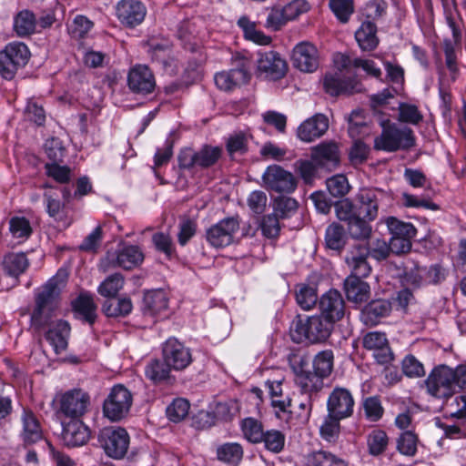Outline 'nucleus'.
Here are the masks:
<instances>
[{
	"mask_svg": "<svg viewBox=\"0 0 466 466\" xmlns=\"http://www.w3.org/2000/svg\"><path fill=\"white\" fill-rule=\"evenodd\" d=\"M428 392L438 399H448L457 390L466 389V366L455 370L440 365L434 368L425 380Z\"/></svg>",
	"mask_w": 466,
	"mask_h": 466,
	"instance_id": "obj_1",
	"label": "nucleus"
},
{
	"mask_svg": "<svg viewBox=\"0 0 466 466\" xmlns=\"http://www.w3.org/2000/svg\"><path fill=\"white\" fill-rule=\"evenodd\" d=\"M59 294L60 287L57 278L50 279L35 290V306L31 315V325L34 328L40 329L48 324L52 312L57 307Z\"/></svg>",
	"mask_w": 466,
	"mask_h": 466,
	"instance_id": "obj_2",
	"label": "nucleus"
},
{
	"mask_svg": "<svg viewBox=\"0 0 466 466\" xmlns=\"http://www.w3.org/2000/svg\"><path fill=\"white\" fill-rule=\"evenodd\" d=\"M389 243L380 238L374 239L370 246L354 244L348 251L345 261L353 265L354 270L360 276H370L371 267L368 262L370 256L378 261L385 260L390 254Z\"/></svg>",
	"mask_w": 466,
	"mask_h": 466,
	"instance_id": "obj_3",
	"label": "nucleus"
},
{
	"mask_svg": "<svg viewBox=\"0 0 466 466\" xmlns=\"http://www.w3.org/2000/svg\"><path fill=\"white\" fill-rule=\"evenodd\" d=\"M414 145L413 131L410 127H398L395 125L384 127L381 134L374 140V148L386 152L407 150Z\"/></svg>",
	"mask_w": 466,
	"mask_h": 466,
	"instance_id": "obj_4",
	"label": "nucleus"
},
{
	"mask_svg": "<svg viewBox=\"0 0 466 466\" xmlns=\"http://www.w3.org/2000/svg\"><path fill=\"white\" fill-rule=\"evenodd\" d=\"M133 403V394L122 384L113 386L103 402V414L111 421L126 418Z\"/></svg>",
	"mask_w": 466,
	"mask_h": 466,
	"instance_id": "obj_5",
	"label": "nucleus"
},
{
	"mask_svg": "<svg viewBox=\"0 0 466 466\" xmlns=\"http://www.w3.org/2000/svg\"><path fill=\"white\" fill-rule=\"evenodd\" d=\"M336 216L340 221L347 222V229L354 239H368L372 232L370 221L354 213L353 203L348 198L335 204Z\"/></svg>",
	"mask_w": 466,
	"mask_h": 466,
	"instance_id": "obj_6",
	"label": "nucleus"
},
{
	"mask_svg": "<svg viewBox=\"0 0 466 466\" xmlns=\"http://www.w3.org/2000/svg\"><path fill=\"white\" fill-rule=\"evenodd\" d=\"M30 56L27 46L21 42L8 44L0 51V75L5 79H12L17 69L24 66Z\"/></svg>",
	"mask_w": 466,
	"mask_h": 466,
	"instance_id": "obj_7",
	"label": "nucleus"
},
{
	"mask_svg": "<svg viewBox=\"0 0 466 466\" xmlns=\"http://www.w3.org/2000/svg\"><path fill=\"white\" fill-rule=\"evenodd\" d=\"M98 441L107 456L119 460L127 452L129 436L123 428L107 427L100 431Z\"/></svg>",
	"mask_w": 466,
	"mask_h": 466,
	"instance_id": "obj_8",
	"label": "nucleus"
},
{
	"mask_svg": "<svg viewBox=\"0 0 466 466\" xmlns=\"http://www.w3.org/2000/svg\"><path fill=\"white\" fill-rule=\"evenodd\" d=\"M333 323L322 316H312L299 319L295 324V331L310 343L325 341L331 334Z\"/></svg>",
	"mask_w": 466,
	"mask_h": 466,
	"instance_id": "obj_9",
	"label": "nucleus"
},
{
	"mask_svg": "<svg viewBox=\"0 0 466 466\" xmlns=\"http://www.w3.org/2000/svg\"><path fill=\"white\" fill-rule=\"evenodd\" d=\"M268 190L278 193H291L297 188V179L293 174L279 165L268 166L262 175Z\"/></svg>",
	"mask_w": 466,
	"mask_h": 466,
	"instance_id": "obj_10",
	"label": "nucleus"
},
{
	"mask_svg": "<svg viewBox=\"0 0 466 466\" xmlns=\"http://www.w3.org/2000/svg\"><path fill=\"white\" fill-rule=\"evenodd\" d=\"M248 69L249 61L243 57L238 58L236 67L215 75V84L220 90L231 91L248 83L250 78Z\"/></svg>",
	"mask_w": 466,
	"mask_h": 466,
	"instance_id": "obj_11",
	"label": "nucleus"
},
{
	"mask_svg": "<svg viewBox=\"0 0 466 466\" xmlns=\"http://www.w3.org/2000/svg\"><path fill=\"white\" fill-rule=\"evenodd\" d=\"M238 228V218H226L207 229L206 239L214 248H224L234 241V236Z\"/></svg>",
	"mask_w": 466,
	"mask_h": 466,
	"instance_id": "obj_12",
	"label": "nucleus"
},
{
	"mask_svg": "<svg viewBox=\"0 0 466 466\" xmlns=\"http://www.w3.org/2000/svg\"><path fill=\"white\" fill-rule=\"evenodd\" d=\"M385 198V192L380 189H361L356 197V203L353 204L354 213L368 220H374L378 217L379 207Z\"/></svg>",
	"mask_w": 466,
	"mask_h": 466,
	"instance_id": "obj_13",
	"label": "nucleus"
},
{
	"mask_svg": "<svg viewBox=\"0 0 466 466\" xmlns=\"http://www.w3.org/2000/svg\"><path fill=\"white\" fill-rule=\"evenodd\" d=\"M349 74L348 70H341L333 73H328L323 79V86L325 91L330 96H339L341 94H353L360 92L361 84Z\"/></svg>",
	"mask_w": 466,
	"mask_h": 466,
	"instance_id": "obj_14",
	"label": "nucleus"
},
{
	"mask_svg": "<svg viewBox=\"0 0 466 466\" xmlns=\"http://www.w3.org/2000/svg\"><path fill=\"white\" fill-rule=\"evenodd\" d=\"M144 254L137 246H123L115 251H108L105 258L106 269L120 267L124 269H132L141 264Z\"/></svg>",
	"mask_w": 466,
	"mask_h": 466,
	"instance_id": "obj_15",
	"label": "nucleus"
},
{
	"mask_svg": "<svg viewBox=\"0 0 466 466\" xmlns=\"http://www.w3.org/2000/svg\"><path fill=\"white\" fill-rule=\"evenodd\" d=\"M162 355L167 366L174 370H183L192 362L190 350L175 338L163 344Z\"/></svg>",
	"mask_w": 466,
	"mask_h": 466,
	"instance_id": "obj_16",
	"label": "nucleus"
},
{
	"mask_svg": "<svg viewBox=\"0 0 466 466\" xmlns=\"http://www.w3.org/2000/svg\"><path fill=\"white\" fill-rule=\"evenodd\" d=\"M354 400L345 388H335L327 401L328 413L331 418L345 419L353 413Z\"/></svg>",
	"mask_w": 466,
	"mask_h": 466,
	"instance_id": "obj_17",
	"label": "nucleus"
},
{
	"mask_svg": "<svg viewBox=\"0 0 466 466\" xmlns=\"http://www.w3.org/2000/svg\"><path fill=\"white\" fill-rule=\"evenodd\" d=\"M19 438L24 446L33 445L44 440V430L37 416L28 409H24L20 416Z\"/></svg>",
	"mask_w": 466,
	"mask_h": 466,
	"instance_id": "obj_18",
	"label": "nucleus"
},
{
	"mask_svg": "<svg viewBox=\"0 0 466 466\" xmlns=\"http://www.w3.org/2000/svg\"><path fill=\"white\" fill-rule=\"evenodd\" d=\"M116 13L124 26L134 28L144 21L147 8L137 0H121L116 5Z\"/></svg>",
	"mask_w": 466,
	"mask_h": 466,
	"instance_id": "obj_19",
	"label": "nucleus"
},
{
	"mask_svg": "<svg viewBox=\"0 0 466 466\" xmlns=\"http://www.w3.org/2000/svg\"><path fill=\"white\" fill-rule=\"evenodd\" d=\"M90 405L88 393L82 390H72L66 392L61 398V411L67 417L80 418Z\"/></svg>",
	"mask_w": 466,
	"mask_h": 466,
	"instance_id": "obj_20",
	"label": "nucleus"
},
{
	"mask_svg": "<svg viewBox=\"0 0 466 466\" xmlns=\"http://www.w3.org/2000/svg\"><path fill=\"white\" fill-rule=\"evenodd\" d=\"M362 344L366 350L373 351V357L379 364H389L393 360V353L385 333L369 332L363 337Z\"/></svg>",
	"mask_w": 466,
	"mask_h": 466,
	"instance_id": "obj_21",
	"label": "nucleus"
},
{
	"mask_svg": "<svg viewBox=\"0 0 466 466\" xmlns=\"http://www.w3.org/2000/svg\"><path fill=\"white\" fill-rule=\"evenodd\" d=\"M319 309L320 316L334 324L344 317L345 302L338 290L330 289L320 297Z\"/></svg>",
	"mask_w": 466,
	"mask_h": 466,
	"instance_id": "obj_22",
	"label": "nucleus"
},
{
	"mask_svg": "<svg viewBox=\"0 0 466 466\" xmlns=\"http://www.w3.org/2000/svg\"><path fill=\"white\" fill-rule=\"evenodd\" d=\"M287 69V63L279 53L269 51L259 55L258 70L266 78L280 79L285 76Z\"/></svg>",
	"mask_w": 466,
	"mask_h": 466,
	"instance_id": "obj_23",
	"label": "nucleus"
},
{
	"mask_svg": "<svg viewBox=\"0 0 466 466\" xmlns=\"http://www.w3.org/2000/svg\"><path fill=\"white\" fill-rule=\"evenodd\" d=\"M392 311V301L385 299H372L360 311V320L368 327H374L388 318Z\"/></svg>",
	"mask_w": 466,
	"mask_h": 466,
	"instance_id": "obj_24",
	"label": "nucleus"
},
{
	"mask_svg": "<svg viewBox=\"0 0 466 466\" xmlns=\"http://www.w3.org/2000/svg\"><path fill=\"white\" fill-rule=\"evenodd\" d=\"M350 269V275L344 281V291L347 299L354 303L366 301L370 294V285L362 279L368 276H360L354 270L351 263L346 262Z\"/></svg>",
	"mask_w": 466,
	"mask_h": 466,
	"instance_id": "obj_25",
	"label": "nucleus"
},
{
	"mask_svg": "<svg viewBox=\"0 0 466 466\" xmlns=\"http://www.w3.org/2000/svg\"><path fill=\"white\" fill-rule=\"evenodd\" d=\"M127 85L132 92L147 95L153 92L156 81L147 66L137 65L129 70Z\"/></svg>",
	"mask_w": 466,
	"mask_h": 466,
	"instance_id": "obj_26",
	"label": "nucleus"
},
{
	"mask_svg": "<svg viewBox=\"0 0 466 466\" xmlns=\"http://www.w3.org/2000/svg\"><path fill=\"white\" fill-rule=\"evenodd\" d=\"M328 128V117L323 114H315L298 127L297 137L303 142L310 143L321 137Z\"/></svg>",
	"mask_w": 466,
	"mask_h": 466,
	"instance_id": "obj_27",
	"label": "nucleus"
},
{
	"mask_svg": "<svg viewBox=\"0 0 466 466\" xmlns=\"http://www.w3.org/2000/svg\"><path fill=\"white\" fill-rule=\"evenodd\" d=\"M311 159L318 167L331 171L339 164V147L334 142H324L311 148Z\"/></svg>",
	"mask_w": 466,
	"mask_h": 466,
	"instance_id": "obj_28",
	"label": "nucleus"
},
{
	"mask_svg": "<svg viewBox=\"0 0 466 466\" xmlns=\"http://www.w3.org/2000/svg\"><path fill=\"white\" fill-rule=\"evenodd\" d=\"M293 66L302 72H313L319 66L317 48L309 43L298 44L292 53Z\"/></svg>",
	"mask_w": 466,
	"mask_h": 466,
	"instance_id": "obj_29",
	"label": "nucleus"
},
{
	"mask_svg": "<svg viewBox=\"0 0 466 466\" xmlns=\"http://www.w3.org/2000/svg\"><path fill=\"white\" fill-rule=\"evenodd\" d=\"M90 437L89 428L80 420H71L63 426L62 441L67 447L83 446Z\"/></svg>",
	"mask_w": 466,
	"mask_h": 466,
	"instance_id": "obj_30",
	"label": "nucleus"
},
{
	"mask_svg": "<svg viewBox=\"0 0 466 466\" xmlns=\"http://www.w3.org/2000/svg\"><path fill=\"white\" fill-rule=\"evenodd\" d=\"M48 329L46 332V339L53 347L56 354H60L67 348V340L70 335V326L68 322L59 319L55 322H48Z\"/></svg>",
	"mask_w": 466,
	"mask_h": 466,
	"instance_id": "obj_31",
	"label": "nucleus"
},
{
	"mask_svg": "<svg viewBox=\"0 0 466 466\" xmlns=\"http://www.w3.org/2000/svg\"><path fill=\"white\" fill-rule=\"evenodd\" d=\"M168 298L163 289H155L145 293L141 310L144 316L156 317L167 310Z\"/></svg>",
	"mask_w": 466,
	"mask_h": 466,
	"instance_id": "obj_32",
	"label": "nucleus"
},
{
	"mask_svg": "<svg viewBox=\"0 0 466 466\" xmlns=\"http://www.w3.org/2000/svg\"><path fill=\"white\" fill-rule=\"evenodd\" d=\"M73 309L76 317L90 325H93L96 319V306L89 294H80L73 302Z\"/></svg>",
	"mask_w": 466,
	"mask_h": 466,
	"instance_id": "obj_33",
	"label": "nucleus"
},
{
	"mask_svg": "<svg viewBox=\"0 0 466 466\" xmlns=\"http://www.w3.org/2000/svg\"><path fill=\"white\" fill-rule=\"evenodd\" d=\"M355 38L363 51L374 50L379 44L376 25L370 21L363 22L355 32Z\"/></svg>",
	"mask_w": 466,
	"mask_h": 466,
	"instance_id": "obj_34",
	"label": "nucleus"
},
{
	"mask_svg": "<svg viewBox=\"0 0 466 466\" xmlns=\"http://www.w3.org/2000/svg\"><path fill=\"white\" fill-rule=\"evenodd\" d=\"M217 459L230 466H238L244 456V450L238 442H227L219 445L216 451Z\"/></svg>",
	"mask_w": 466,
	"mask_h": 466,
	"instance_id": "obj_35",
	"label": "nucleus"
},
{
	"mask_svg": "<svg viewBox=\"0 0 466 466\" xmlns=\"http://www.w3.org/2000/svg\"><path fill=\"white\" fill-rule=\"evenodd\" d=\"M28 266L29 261L25 253H8L1 263L4 272L15 278L23 274Z\"/></svg>",
	"mask_w": 466,
	"mask_h": 466,
	"instance_id": "obj_36",
	"label": "nucleus"
},
{
	"mask_svg": "<svg viewBox=\"0 0 466 466\" xmlns=\"http://www.w3.org/2000/svg\"><path fill=\"white\" fill-rule=\"evenodd\" d=\"M132 301L127 297L108 298L102 306V311L111 318L125 317L132 311Z\"/></svg>",
	"mask_w": 466,
	"mask_h": 466,
	"instance_id": "obj_37",
	"label": "nucleus"
},
{
	"mask_svg": "<svg viewBox=\"0 0 466 466\" xmlns=\"http://www.w3.org/2000/svg\"><path fill=\"white\" fill-rule=\"evenodd\" d=\"M36 25V18L34 13L29 10L19 12L14 18V30L20 37H25L35 33Z\"/></svg>",
	"mask_w": 466,
	"mask_h": 466,
	"instance_id": "obj_38",
	"label": "nucleus"
},
{
	"mask_svg": "<svg viewBox=\"0 0 466 466\" xmlns=\"http://www.w3.org/2000/svg\"><path fill=\"white\" fill-rule=\"evenodd\" d=\"M295 382L302 393H317L323 388V378L315 371H305L295 377Z\"/></svg>",
	"mask_w": 466,
	"mask_h": 466,
	"instance_id": "obj_39",
	"label": "nucleus"
},
{
	"mask_svg": "<svg viewBox=\"0 0 466 466\" xmlns=\"http://www.w3.org/2000/svg\"><path fill=\"white\" fill-rule=\"evenodd\" d=\"M346 239L345 229L339 223L334 222L327 228L325 233L327 248L339 251L344 248Z\"/></svg>",
	"mask_w": 466,
	"mask_h": 466,
	"instance_id": "obj_40",
	"label": "nucleus"
},
{
	"mask_svg": "<svg viewBox=\"0 0 466 466\" xmlns=\"http://www.w3.org/2000/svg\"><path fill=\"white\" fill-rule=\"evenodd\" d=\"M238 25L243 30L247 39L262 46L270 44L271 37L257 30L256 24L250 21L247 16L240 17L238 21Z\"/></svg>",
	"mask_w": 466,
	"mask_h": 466,
	"instance_id": "obj_41",
	"label": "nucleus"
},
{
	"mask_svg": "<svg viewBox=\"0 0 466 466\" xmlns=\"http://www.w3.org/2000/svg\"><path fill=\"white\" fill-rule=\"evenodd\" d=\"M389 444L387 433L380 429H374L367 435L369 453L372 456L382 454Z\"/></svg>",
	"mask_w": 466,
	"mask_h": 466,
	"instance_id": "obj_42",
	"label": "nucleus"
},
{
	"mask_svg": "<svg viewBox=\"0 0 466 466\" xmlns=\"http://www.w3.org/2000/svg\"><path fill=\"white\" fill-rule=\"evenodd\" d=\"M334 366V353L331 350L319 351L313 359L314 371L320 377L328 378Z\"/></svg>",
	"mask_w": 466,
	"mask_h": 466,
	"instance_id": "obj_43",
	"label": "nucleus"
},
{
	"mask_svg": "<svg viewBox=\"0 0 466 466\" xmlns=\"http://www.w3.org/2000/svg\"><path fill=\"white\" fill-rule=\"evenodd\" d=\"M124 277L120 273L108 276L98 287V293L106 298H114L124 286Z\"/></svg>",
	"mask_w": 466,
	"mask_h": 466,
	"instance_id": "obj_44",
	"label": "nucleus"
},
{
	"mask_svg": "<svg viewBox=\"0 0 466 466\" xmlns=\"http://www.w3.org/2000/svg\"><path fill=\"white\" fill-rule=\"evenodd\" d=\"M244 437L251 443H260L263 439V427L261 422L254 418H246L241 422Z\"/></svg>",
	"mask_w": 466,
	"mask_h": 466,
	"instance_id": "obj_45",
	"label": "nucleus"
},
{
	"mask_svg": "<svg viewBox=\"0 0 466 466\" xmlns=\"http://www.w3.org/2000/svg\"><path fill=\"white\" fill-rule=\"evenodd\" d=\"M286 437L284 433L278 430H268L263 433L261 442L264 447L270 452L279 453L285 447Z\"/></svg>",
	"mask_w": 466,
	"mask_h": 466,
	"instance_id": "obj_46",
	"label": "nucleus"
},
{
	"mask_svg": "<svg viewBox=\"0 0 466 466\" xmlns=\"http://www.w3.org/2000/svg\"><path fill=\"white\" fill-rule=\"evenodd\" d=\"M222 149L218 147L204 146L197 154V165L202 168L209 167L221 157Z\"/></svg>",
	"mask_w": 466,
	"mask_h": 466,
	"instance_id": "obj_47",
	"label": "nucleus"
},
{
	"mask_svg": "<svg viewBox=\"0 0 466 466\" xmlns=\"http://www.w3.org/2000/svg\"><path fill=\"white\" fill-rule=\"evenodd\" d=\"M170 370L171 368L167 366L165 361L153 360L147 365L145 373L148 380L158 383L168 379Z\"/></svg>",
	"mask_w": 466,
	"mask_h": 466,
	"instance_id": "obj_48",
	"label": "nucleus"
},
{
	"mask_svg": "<svg viewBox=\"0 0 466 466\" xmlns=\"http://www.w3.org/2000/svg\"><path fill=\"white\" fill-rule=\"evenodd\" d=\"M386 223L391 237L414 238L416 235L417 230L411 223L400 221L394 217L388 218Z\"/></svg>",
	"mask_w": 466,
	"mask_h": 466,
	"instance_id": "obj_49",
	"label": "nucleus"
},
{
	"mask_svg": "<svg viewBox=\"0 0 466 466\" xmlns=\"http://www.w3.org/2000/svg\"><path fill=\"white\" fill-rule=\"evenodd\" d=\"M418 436L411 431L402 432L397 440L398 451L406 456H414L417 452Z\"/></svg>",
	"mask_w": 466,
	"mask_h": 466,
	"instance_id": "obj_50",
	"label": "nucleus"
},
{
	"mask_svg": "<svg viewBox=\"0 0 466 466\" xmlns=\"http://www.w3.org/2000/svg\"><path fill=\"white\" fill-rule=\"evenodd\" d=\"M9 231L15 238L27 239L32 232L30 221L25 217H13L9 220Z\"/></svg>",
	"mask_w": 466,
	"mask_h": 466,
	"instance_id": "obj_51",
	"label": "nucleus"
},
{
	"mask_svg": "<svg viewBox=\"0 0 466 466\" xmlns=\"http://www.w3.org/2000/svg\"><path fill=\"white\" fill-rule=\"evenodd\" d=\"M299 207L298 201L289 197H279L274 201V214L280 218L290 217Z\"/></svg>",
	"mask_w": 466,
	"mask_h": 466,
	"instance_id": "obj_52",
	"label": "nucleus"
},
{
	"mask_svg": "<svg viewBox=\"0 0 466 466\" xmlns=\"http://www.w3.org/2000/svg\"><path fill=\"white\" fill-rule=\"evenodd\" d=\"M329 5L341 23H347L354 12L353 0H329Z\"/></svg>",
	"mask_w": 466,
	"mask_h": 466,
	"instance_id": "obj_53",
	"label": "nucleus"
},
{
	"mask_svg": "<svg viewBox=\"0 0 466 466\" xmlns=\"http://www.w3.org/2000/svg\"><path fill=\"white\" fill-rule=\"evenodd\" d=\"M327 188L334 198H342L350 191V186L344 175H336L327 179Z\"/></svg>",
	"mask_w": 466,
	"mask_h": 466,
	"instance_id": "obj_54",
	"label": "nucleus"
},
{
	"mask_svg": "<svg viewBox=\"0 0 466 466\" xmlns=\"http://www.w3.org/2000/svg\"><path fill=\"white\" fill-rule=\"evenodd\" d=\"M399 119L404 123L418 125L422 121L423 116L415 105L400 103L399 106Z\"/></svg>",
	"mask_w": 466,
	"mask_h": 466,
	"instance_id": "obj_55",
	"label": "nucleus"
},
{
	"mask_svg": "<svg viewBox=\"0 0 466 466\" xmlns=\"http://www.w3.org/2000/svg\"><path fill=\"white\" fill-rule=\"evenodd\" d=\"M189 403L185 399H176L167 408V416L173 422H178L186 418L188 413Z\"/></svg>",
	"mask_w": 466,
	"mask_h": 466,
	"instance_id": "obj_56",
	"label": "nucleus"
},
{
	"mask_svg": "<svg viewBox=\"0 0 466 466\" xmlns=\"http://www.w3.org/2000/svg\"><path fill=\"white\" fill-rule=\"evenodd\" d=\"M248 137L243 133H237L229 137L227 142V150L231 157L235 155H244L248 151Z\"/></svg>",
	"mask_w": 466,
	"mask_h": 466,
	"instance_id": "obj_57",
	"label": "nucleus"
},
{
	"mask_svg": "<svg viewBox=\"0 0 466 466\" xmlns=\"http://www.w3.org/2000/svg\"><path fill=\"white\" fill-rule=\"evenodd\" d=\"M296 299L301 309L309 310L312 309L318 301L317 290L312 287L303 286L296 293Z\"/></svg>",
	"mask_w": 466,
	"mask_h": 466,
	"instance_id": "obj_58",
	"label": "nucleus"
},
{
	"mask_svg": "<svg viewBox=\"0 0 466 466\" xmlns=\"http://www.w3.org/2000/svg\"><path fill=\"white\" fill-rule=\"evenodd\" d=\"M24 115L26 120L36 124L37 126L44 125L46 121V111L42 105L36 101H28Z\"/></svg>",
	"mask_w": 466,
	"mask_h": 466,
	"instance_id": "obj_59",
	"label": "nucleus"
},
{
	"mask_svg": "<svg viewBox=\"0 0 466 466\" xmlns=\"http://www.w3.org/2000/svg\"><path fill=\"white\" fill-rule=\"evenodd\" d=\"M260 229L263 236L268 238H275L279 237L280 232L279 217L274 213L264 216L260 222Z\"/></svg>",
	"mask_w": 466,
	"mask_h": 466,
	"instance_id": "obj_60",
	"label": "nucleus"
},
{
	"mask_svg": "<svg viewBox=\"0 0 466 466\" xmlns=\"http://www.w3.org/2000/svg\"><path fill=\"white\" fill-rule=\"evenodd\" d=\"M285 16L283 7L280 5H274L271 7L268 15L265 27L272 31L279 30L288 22Z\"/></svg>",
	"mask_w": 466,
	"mask_h": 466,
	"instance_id": "obj_61",
	"label": "nucleus"
},
{
	"mask_svg": "<svg viewBox=\"0 0 466 466\" xmlns=\"http://www.w3.org/2000/svg\"><path fill=\"white\" fill-rule=\"evenodd\" d=\"M365 416L370 421L379 420L383 415V408L378 397H369L362 403Z\"/></svg>",
	"mask_w": 466,
	"mask_h": 466,
	"instance_id": "obj_62",
	"label": "nucleus"
},
{
	"mask_svg": "<svg viewBox=\"0 0 466 466\" xmlns=\"http://www.w3.org/2000/svg\"><path fill=\"white\" fill-rule=\"evenodd\" d=\"M349 134L352 138H356L362 134V129H366L365 117L362 110H353L348 117Z\"/></svg>",
	"mask_w": 466,
	"mask_h": 466,
	"instance_id": "obj_63",
	"label": "nucleus"
},
{
	"mask_svg": "<svg viewBox=\"0 0 466 466\" xmlns=\"http://www.w3.org/2000/svg\"><path fill=\"white\" fill-rule=\"evenodd\" d=\"M310 466H347V463L327 451H318L312 456Z\"/></svg>",
	"mask_w": 466,
	"mask_h": 466,
	"instance_id": "obj_64",
	"label": "nucleus"
}]
</instances>
